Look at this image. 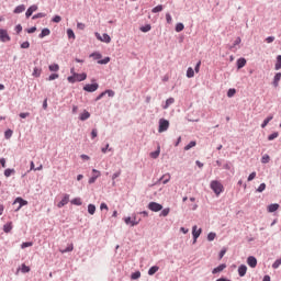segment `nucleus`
I'll return each instance as SVG.
<instances>
[{"label": "nucleus", "mask_w": 281, "mask_h": 281, "mask_svg": "<svg viewBox=\"0 0 281 281\" xmlns=\"http://www.w3.org/2000/svg\"><path fill=\"white\" fill-rule=\"evenodd\" d=\"M160 153H161V147L158 146L157 150L156 151H151L149 154V156L151 157V159H157V157H159Z\"/></svg>", "instance_id": "19"}, {"label": "nucleus", "mask_w": 281, "mask_h": 281, "mask_svg": "<svg viewBox=\"0 0 281 281\" xmlns=\"http://www.w3.org/2000/svg\"><path fill=\"white\" fill-rule=\"evenodd\" d=\"M21 271H22V273H30V267L26 266L25 263H23L21 266Z\"/></svg>", "instance_id": "44"}, {"label": "nucleus", "mask_w": 281, "mask_h": 281, "mask_svg": "<svg viewBox=\"0 0 281 281\" xmlns=\"http://www.w3.org/2000/svg\"><path fill=\"white\" fill-rule=\"evenodd\" d=\"M43 18H45V13H37V14L33 15V20L34 19H43Z\"/></svg>", "instance_id": "60"}, {"label": "nucleus", "mask_w": 281, "mask_h": 281, "mask_svg": "<svg viewBox=\"0 0 281 281\" xmlns=\"http://www.w3.org/2000/svg\"><path fill=\"white\" fill-rule=\"evenodd\" d=\"M19 203V207L18 210H21V207H23V205H27V201L23 200V198H16L14 201V204Z\"/></svg>", "instance_id": "13"}, {"label": "nucleus", "mask_w": 281, "mask_h": 281, "mask_svg": "<svg viewBox=\"0 0 281 281\" xmlns=\"http://www.w3.org/2000/svg\"><path fill=\"white\" fill-rule=\"evenodd\" d=\"M21 48H22V49H30V42H23V43L21 44Z\"/></svg>", "instance_id": "56"}, {"label": "nucleus", "mask_w": 281, "mask_h": 281, "mask_svg": "<svg viewBox=\"0 0 281 281\" xmlns=\"http://www.w3.org/2000/svg\"><path fill=\"white\" fill-rule=\"evenodd\" d=\"M15 32H16V34H21V32H23V26H21V24H18L15 26Z\"/></svg>", "instance_id": "59"}, {"label": "nucleus", "mask_w": 281, "mask_h": 281, "mask_svg": "<svg viewBox=\"0 0 281 281\" xmlns=\"http://www.w3.org/2000/svg\"><path fill=\"white\" fill-rule=\"evenodd\" d=\"M265 190H267V184H266V183H261V184L257 188V192H265Z\"/></svg>", "instance_id": "48"}, {"label": "nucleus", "mask_w": 281, "mask_h": 281, "mask_svg": "<svg viewBox=\"0 0 281 281\" xmlns=\"http://www.w3.org/2000/svg\"><path fill=\"white\" fill-rule=\"evenodd\" d=\"M279 135L280 134L278 132H274V133L270 134L268 136L269 142H273V139H278Z\"/></svg>", "instance_id": "34"}, {"label": "nucleus", "mask_w": 281, "mask_h": 281, "mask_svg": "<svg viewBox=\"0 0 281 281\" xmlns=\"http://www.w3.org/2000/svg\"><path fill=\"white\" fill-rule=\"evenodd\" d=\"M72 205H82V200L80 198H75L70 201Z\"/></svg>", "instance_id": "32"}, {"label": "nucleus", "mask_w": 281, "mask_h": 281, "mask_svg": "<svg viewBox=\"0 0 281 281\" xmlns=\"http://www.w3.org/2000/svg\"><path fill=\"white\" fill-rule=\"evenodd\" d=\"M238 274L240 278H245V276L247 274V266L245 265L239 266Z\"/></svg>", "instance_id": "12"}, {"label": "nucleus", "mask_w": 281, "mask_h": 281, "mask_svg": "<svg viewBox=\"0 0 281 281\" xmlns=\"http://www.w3.org/2000/svg\"><path fill=\"white\" fill-rule=\"evenodd\" d=\"M247 265H249L251 267V269H256V267L258 265V260L256 259V257L250 256L247 259Z\"/></svg>", "instance_id": "8"}, {"label": "nucleus", "mask_w": 281, "mask_h": 281, "mask_svg": "<svg viewBox=\"0 0 281 281\" xmlns=\"http://www.w3.org/2000/svg\"><path fill=\"white\" fill-rule=\"evenodd\" d=\"M3 232L5 234H10L12 232V222H9V223L3 225Z\"/></svg>", "instance_id": "18"}, {"label": "nucleus", "mask_w": 281, "mask_h": 281, "mask_svg": "<svg viewBox=\"0 0 281 281\" xmlns=\"http://www.w3.org/2000/svg\"><path fill=\"white\" fill-rule=\"evenodd\" d=\"M109 63H111V57L98 60V65H109Z\"/></svg>", "instance_id": "31"}, {"label": "nucleus", "mask_w": 281, "mask_h": 281, "mask_svg": "<svg viewBox=\"0 0 281 281\" xmlns=\"http://www.w3.org/2000/svg\"><path fill=\"white\" fill-rule=\"evenodd\" d=\"M168 214H170V209H164L160 213V216H168Z\"/></svg>", "instance_id": "51"}, {"label": "nucleus", "mask_w": 281, "mask_h": 281, "mask_svg": "<svg viewBox=\"0 0 281 281\" xmlns=\"http://www.w3.org/2000/svg\"><path fill=\"white\" fill-rule=\"evenodd\" d=\"M36 10H38V5H36V4H33V5H31L27 10H26V19H30V16L32 15V14H34V12H36Z\"/></svg>", "instance_id": "11"}, {"label": "nucleus", "mask_w": 281, "mask_h": 281, "mask_svg": "<svg viewBox=\"0 0 281 281\" xmlns=\"http://www.w3.org/2000/svg\"><path fill=\"white\" fill-rule=\"evenodd\" d=\"M32 245H34L32 241L22 243L21 249H25V248H27V247H32Z\"/></svg>", "instance_id": "49"}, {"label": "nucleus", "mask_w": 281, "mask_h": 281, "mask_svg": "<svg viewBox=\"0 0 281 281\" xmlns=\"http://www.w3.org/2000/svg\"><path fill=\"white\" fill-rule=\"evenodd\" d=\"M210 187H211V190H213L214 194H216V196H220L223 190H225V188L223 187V183H221V181L218 180L211 181Z\"/></svg>", "instance_id": "1"}, {"label": "nucleus", "mask_w": 281, "mask_h": 281, "mask_svg": "<svg viewBox=\"0 0 281 281\" xmlns=\"http://www.w3.org/2000/svg\"><path fill=\"white\" fill-rule=\"evenodd\" d=\"M100 210H106V211H109V205H106V203H101Z\"/></svg>", "instance_id": "64"}, {"label": "nucleus", "mask_w": 281, "mask_h": 281, "mask_svg": "<svg viewBox=\"0 0 281 281\" xmlns=\"http://www.w3.org/2000/svg\"><path fill=\"white\" fill-rule=\"evenodd\" d=\"M49 71H59L60 70V66H58V64H53L48 66Z\"/></svg>", "instance_id": "29"}, {"label": "nucleus", "mask_w": 281, "mask_h": 281, "mask_svg": "<svg viewBox=\"0 0 281 281\" xmlns=\"http://www.w3.org/2000/svg\"><path fill=\"white\" fill-rule=\"evenodd\" d=\"M273 41H276L274 36H269L266 38V43H273Z\"/></svg>", "instance_id": "61"}, {"label": "nucleus", "mask_w": 281, "mask_h": 281, "mask_svg": "<svg viewBox=\"0 0 281 281\" xmlns=\"http://www.w3.org/2000/svg\"><path fill=\"white\" fill-rule=\"evenodd\" d=\"M160 181H162V183H168V181H170V173H166L160 178Z\"/></svg>", "instance_id": "36"}, {"label": "nucleus", "mask_w": 281, "mask_h": 281, "mask_svg": "<svg viewBox=\"0 0 281 281\" xmlns=\"http://www.w3.org/2000/svg\"><path fill=\"white\" fill-rule=\"evenodd\" d=\"M168 128H170V122L166 119H160L158 133H166V131H168Z\"/></svg>", "instance_id": "2"}, {"label": "nucleus", "mask_w": 281, "mask_h": 281, "mask_svg": "<svg viewBox=\"0 0 281 281\" xmlns=\"http://www.w3.org/2000/svg\"><path fill=\"white\" fill-rule=\"evenodd\" d=\"M41 74H43V69L38 68V67H35L33 69V74H32V77L33 78H41Z\"/></svg>", "instance_id": "16"}, {"label": "nucleus", "mask_w": 281, "mask_h": 281, "mask_svg": "<svg viewBox=\"0 0 281 281\" xmlns=\"http://www.w3.org/2000/svg\"><path fill=\"white\" fill-rule=\"evenodd\" d=\"M49 34H52L49 29H43L41 34H40V38H45V36H49Z\"/></svg>", "instance_id": "23"}, {"label": "nucleus", "mask_w": 281, "mask_h": 281, "mask_svg": "<svg viewBox=\"0 0 281 281\" xmlns=\"http://www.w3.org/2000/svg\"><path fill=\"white\" fill-rule=\"evenodd\" d=\"M183 29H184L183 23H178V24L176 25V32H183Z\"/></svg>", "instance_id": "50"}, {"label": "nucleus", "mask_w": 281, "mask_h": 281, "mask_svg": "<svg viewBox=\"0 0 281 281\" xmlns=\"http://www.w3.org/2000/svg\"><path fill=\"white\" fill-rule=\"evenodd\" d=\"M75 77L77 82H82L83 80H87V74L82 72V74H77L75 72Z\"/></svg>", "instance_id": "14"}, {"label": "nucleus", "mask_w": 281, "mask_h": 281, "mask_svg": "<svg viewBox=\"0 0 281 281\" xmlns=\"http://www.w3.org/2000/svg\"><path fill=\"white\" fill-rule=\"evenodd\" d=\"M247 65V59H245V58H239L238 60H237V67L239 68V69H243V67H245Z\"/></svg>", "instance_id": "20"}, {"label": "nucleus", "mask_w": 281, "mask_h": 281, "mask_svg": "<svg viewBox=\"0 0 281 281\" xmlns=\"http://www.w3.org/2000/svg\"><path fill=\"white\" fill-rule=\"evenodd\" d=\"M187 77L188 78H194V69L192 67H189L187 70Z\"/></svg>", "instance_id": "39"}, {"label": "nucleus", "mask_w": 281, "mask_h": 281, "mask_svg": "<svg viewBox=\"0 0 281 281\" xmlns=\"http://www.w3.org/2000/svg\"><path fill=\"white\" fill-rule=\"evenodd\" d=\"M131 278H132V280H139V278H142V272L136 271V272L132 273Z\"/></svg>", "instance_id": "37"}, {"label": "nucleus", "mask_w": 281, "mask_h": 281, "mask_svg": "<svg viewBox=\"0 0 281 281\" xmlns=\"http://www.w3.org/2000/svg\"><path fill=\"white\" fill-rule=\"evenodd\" d=\"M225 269H227V265L222 263L218 267L214 268L212 270V273H213V276H216V273H221V272L225 271Z\"/></svg>", "instance_id": "9"}, {"label": "nucleus", "mask_w": 281, "mask_h": 281, "mask_svg": "<svg viewBox=\"0 0 281 281\" xmlns=\"http://www.w3.org/2000/svg\"><path fill=\"white\" fill-rule=\"evenodd\" d=\"M98 83H88L83 87V91H87L88 93H93L94 91H98L99 89Z\"/></svg>", "instance_id": "5"}, {"label": "nucleus", "mask_w": 281, "mask_h": 281, "mask_svg": "<svg viewBox=\"0 0 281 281\" xmlns=\"http://www.w3.org/2000/svg\"><path fill=\"white\" fill-rule=\"evenodd\" d=\"M124 223L125 225H131V223H133V220H131V217H125Z\"/></svg>", "instance_id": "63"}, {"label": "nucleus", "mask_w": 281, "mask_h": 281, "mask_svg": "<svg viewBox=\"0 0 281 281\" xmlns=\"http://www.w3.org/2000/svg\"><path fill=\"white\" fill-rule=\"evenodd\" d=\"M60 76L58 74H52L49 77H48V80L52 81V80H57V78H59Z\"/></svg>", "instance_id": "55"}, {"label": "nucleus", "mask_w": 281, "mask_h": 281, "mask_svg": "<svg viewBox=\"0 0 281 281\" xmlns=\"http://www.w3.org/2000/svg\"><path fill=\"white\" fill-rule=\"evenodd\" d=\"M280 79H281V72H278V74L274 76V79H273V86H274V87H278V85H280Z\"/></svg>", "instance_id": "25"}, {"label": "nucleus", "mask_w": 281, "mask_h": 281, "mask_svg": "<svg viewBox=\"0 0 281 281\" xmlns=\"http://www.w3.org/2000/svg\"><path fill=\"white\" fill-rule=\"evenodd\" d=\"M88 212H89V214H91V216H93V214H95V205L89 204Z\"/></svg>", "instance_id": "35"}, {"label": "nucleus", "mask_w": 281, "mask_h": 281, "mask_svg": "<svg viewBox=\"0 0 281 281\" xmlns=\"http://www.w3.org/2000/svg\"><path fill=\"white\" fill-rule=\"evenodd\" d=\"M67 36H68V38H76V34L74 33V30H71V29H68L67 30Z\"/></svg>", "instance_id": "46"}, {"label": "nucleus", "mask_w": 281, "mask_h": 281, "mask_svg": "<svg viewBox=\"0 0 281 281\" xmlns=\"http://www.w3.org/2000/svg\"><path fill=\"white\" fill-rule=\"evenodd\" d=\"M90 58H93L94 60H100V58H102V54H100V53H92L90 55Z\"/></svg>", "instance_id": "40"}, {"label": "nucleus", "mask_w": 281, "mask_h": 281, "mask_svg": "<svg viewBox=\"0 0 281 281\" xmlns=\"http://www.w3.org/2000/svg\"><path fill=\"white\" fill-rule=\"evenodd\" d=\"M104 93H105V95L108 94L109 98H113L115 95V91H113V90H105Z\"/></svg>", "instance_id": "54"}, {"label": "nucleus", "mask_w": 281, "mask_h": 281, "mask_svg": "<svg viewBox=\"0 0 281 281\" xmlns=\"http://www.w3.org/2000/svg\"><path fill=\"white\" fill-rule=\"evenodd\" d=\"M166 20H167V23H172V16L170 15V13L166 14Z\"/></svg>", "instance_id": "62"}, {"label": "nucleus", "mask_w": 281, "mask_h": 281, "mask_svg": "<svg viewBox=\"0 0 281 281\" xmlns=\"http://www.w3.org/2000/svg\"><path fill=\"white\" fill-rule=\"evenodd\" d=\"M0 41L1 43H10L11 37L8 34V30L0 29Z\"/></svg>", "instance_id": "3"}, {"label": "nucleus", "mask_w": 281, "mask_h": 281, "mask_svg": "<svg viewBox=\"0 0 281 281\" xmlns=\"http://www.w3.org/2000/svg\"><path fill=\"white\" fill-rule=\"evenodd\" d=\"M234 95H236V89L231 88V89L227 91V97H228V98H234Z\"/></svg>", "instance_id": "47"}, {"label": "nucleus", "mask_w": 281, "mask_h": 281, "mask_svg": "<svg viewBox=\"0 0 281 281\" xmlns=\"http://www.w3.org/2000/svg\"><path fill=\"white\" fill-rule=\"evenodd\" d=\"M273 120V115L268 116L266 120H263L261 124V128H266V126Z\"/></svg>", "instance_id": "26"}, {"label": "nucleus", "mask_w": 281, "mask_h": 281, "mask_svg": "<svg viewBox=\"0 0 281 281\" xmlns=\"http://www.w3.org/2000/svg\"><path fill=\"white\" fill-rule=\"evenodd\" d=\"M92 172H97V175L92 176L90 179H89V183H95V180L98 179V177H100V171H98V169H93Z\"/></svg>", "instance_id": "17"}, {"label": "nucleus", "mask_w": 281, "mask_h": 281, "mask_svg": "<svg viewBox=\"0 0 281 281\" xmlns=\"http://www.w3.org/2000/svg\"><path fill=\"white\" fill-rule=\"evenodd\" d=\"M91 117V114L88 111H85L83 113H81L80 115V120L81 122H85V120H89Z\"/></svg>", "instance_id": "22"}, {"label": "nucleus", "mask_w": 281, "mask_h": 281, "mask_svg": "<svg viewBox=\"0 0 281 281\" xmlns=\"http://www.w3.org/2000/svg\"><path fill=\"white\" fill-rule=\"evenodd\" d=\"M95 37L98 41H101V43H111V36L106 33L103 35H100V33H95Z\"/></svg>", "instance_id": "6"}, {"label": "nucleus", "mask_w": 281, "mask_h": 281, "mask_svg": "<svg viewBox=\"0 0 281 281\" xmlns=\"http://www.w3.org/2000/svg\"><path fill=\"white\" fill-rule=\"evenodd\" d=\"M15 170L14 169H5L4 170V177H12V175H15Z\"/></svg>", "instance_id": "33"}, {"label": "nucleus", "mask_w": 281, "mask_h": 281, "mask_svg": "<svg viewBox=\"0 0 281 281\" xmlns=\"http://www.w3.org/2000/svg\"><path fill=\"white\" fill-rule=\"evenodd\" d=\"M256 179V171H252L249 176H248V181H254Z\"/></svg>", "instance_id": "58"}, {"label": "nucleus", "mask_w": 281, "mask_h": 281, "mask_svg": "<svg viewBox=\"0 0 281 281\" xmlns=\"http://www.w3.org/2000/svg\"><path fill=\"white\" fill-rule=\"evenodd\" d=\"M157 271H159V267L158 266H153L149 270H148V276H155L157 273Z\"/></svg>", "instance_id": "24"}, {"label": "nucleus", "mask_w": 281, "mask_h": 281, "mask_svg": "<svg viewBox=\"0 0 281 281\" xmlns=\"http://www.w3.org/2000/svg\"><path fill=\"white\" fill-rule=\"evenodd\" d=\"M278 210H280V204H278V203L270 204L268 206V212H270V213L278 212Z\"/></svg>", "instance_id": "15"}, {"label": "nucleus", "mask_w": 281, "mask_h": 281, "mask_svg": "<svg viewBox=\"0 0 281 281\" xmlns=\"http://www.w3.org/2000/svg\"><path fill=\"white\" fill-rule=\"evenodd\" d=\"M214 238H216V233H210L207 235V240H210V243H212V240H214Z\"/></svg>", "instance_id": "53"}, {"label": "nucleus", "mask_w": 281, "mask_h": 281, "mask_svg": "<svg viewBox=\"0 0 281 281\" xmlns=\"http://www.w3.org/2000/svg\"><path fill=\"white\" fill-rule=\"evenodd\" d=\"M271 160V158L269 157V155H263L261 158V164H269V161Z\"/></svg>", "instance_id": "45"}, {"label": "nucleus", "mask_w": 281, "mask_h": 281, "mask_svg": "<svg viewBox=\"0 0 281 281\" xmlns=\"http://www.w3.org/2000/svg\"><path fill=\"white\" fill-rule=\"evenodd\" d=\"M162 10H164V5L159 4V5L155 7V8L151 10V12H153L154 14H157V12H161Z\"/></svg>", "instance_id": "41"}, {"label": "nucleus", "mask_w": 281, "mask_h": 281, "mask_svg": "<svg viewBox=\"0 0 281 281\" xmlns=\"http://www.w3.org/2000/svg\"><path fill=\"white\" fill-rule=\"evenodd\" d=\"M170 104H175V98L167 99L166 104L162 106V109H168Z\"/></svg>", "instance_id": "30"}, {"label": "nucleus", "mask_w": 281, "mask_h": 281, "mask_svg": "<svg viewBox=\"0 0 281 281\" xmlns=\"http://www.w3.org/2000/svg\"><path fill=\"white\" fill-rule=\"evenodd\" d=\"M71 74H72V76L68 77L67 80H68V82L74 85V82H78V80L76 79V75L74 72V68L71 69Z\"/></svg>", "instance_id": "27"}, {"label": "nucleus", "mask_w": 281, "mask_h": 281, "mask_svg": "<svg viewBox=\"0 0 281 281\" xmlns=\"http://www.w3.org/2000/svg\"><path fill=\"white\" fill-rule=\"evenodd\" d=\"M60 21H63V18H60V15H55L53 18V23H60Z\"/></svg>", "instance_id": "57"}, {"label": "nucleus", "mask_w": 281, "mask_h": 281, "mask_svg": "<svg viewBox=\"0 0 281 281\" xmlns=\"http://www.w3.org/2000/svg\"><path fill=\"white\" fill-rule=\"evenodd\" d=\"M12 130H8V131H5V133H4V137H5V139H10V137H12Z\"/></svg>", "instance_id": "52"}, {"label": "nucleus", "mask_w": 281, "mask_h": 281, "mask_svg": "<svg viewBox=\"0 0 281 281\" xmlns=\"http://www.w3.org/2000/svg\"><path fill=\"white\" fill-rule=\"evenodd\" d=\"M274 69L277 71H279V69H281V55L277 56V63H276Z\"/></svg>", "instance_id": "28"}, {"label": "nucleus", "mask_w": 281, "mask_h": 281, "mask_svg": "<svg viewBox=\"0 0 281 281\" xmlns=\"http://www.w3.org/2000/svg\"><path fill=\"white\" fill-rule=\"evenodd\" d=\"M14 14H21V12H25V7L24 4H21V5H18L15 9H14Z\"/></svg>", "instance_id": "21"}, {"label": "nucleus", "mask_w": 281, "mask_h": 281, "mask_svg": "<svg viewBox=\"0 0 281 281\" xmlns=\"http://www.w3.org/2000/svg\"><path fill=\"white\" fill-rule=\"evenodd\" d=\"M69 251H74V244H70L66 249L60 250V254H67Z\"/></svg>", "instance_id": "43"}, {"label": "nucleus", "mask_w": 281, "mask_h": 281, "mask_svg": "<svg viewBox=\"0 0 281 281\" xmlns=\"http://www.w3.org/2000/svg\"><path fill=\"white\" fill-rule=\"evenodd\" d=\"M202 232H203V231H202L201 228L198 229V226H196V225H194V226L192 227V235H193V238H194V241H193V243H196V239L199 238V236H201Z\"/></svg>", "instance_id": "7"}, {"label": "nucleus", "mask_w": 281, "mask_h": 281, "mask_svg": "<svg viewBox=\"0 0 281 281\" xmlns=\"http://www.w3.org/2000/svg\"><path fill=\"white\" fill-rule=\"evenodd\" d=\"M196 146V142L191 140L186 147L184 150H190V148H194Z\"/></svg>", "instance_id": "42"}, {"label": "nucleus", "mask_w": 281, "mask_h": 281, "mask_svg": "<svg viewBox=\"0 0 281 281\" xmlns=\"http://www.w3.org/2000/svg\"><path fill=\"white\" fill-rule=\"evenodd\" d=\"M69 203V194H64V198L61 199L60 202H58L57 207H65Z\"/></svg>", "instance_id": "10"}, {"label": "nucleus", "mask_w": 281, "mask_h": 281, "mask_svg": "<svg viewBox=\"0 0 281 281\" xmlns=\"http://www.w3.org/2000/svg\"><path fill=\"white\" fill-rule=\"evenodd\" d=\"M139 221H142V220H137V216L134 215L133 220L131 222V227H135V225H139Z\"/></svg>", "instance_id": "38"}, {"label": "nucleus", "mask_w": 281, "mask_h": 281, "mask_svg": "<svg viewBox=\"0 0 281 281\" xmlns=\"http://www.w3.org/2000/svg\"><path fill=\"white\" fill-rule=\"evenodd\" d=\"M148 210H150L151 212H161V210H164V205L157 202H150L148 204Z\"/></svg>", "instance_id": "4"}]
</instances>
